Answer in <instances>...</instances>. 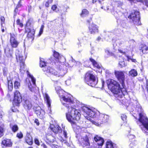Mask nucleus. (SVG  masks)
<instances>
[{"label": "nucleus", "instance_id": "nucleus-1", "mask_svg": "<svg viewBox=\"0 0 148 148\" xmlns=\"http://www.w3.org/2000/svg\"><path fill=\"white\" fill-rule=\"evenodd\" d=\"M55 90L60 98H62L63 100L66 102V103H63V105L66 106L67 108H69V106H67V105H69L72 103V96L70 94L69 95V96H66V95L67 93L59 86L56 87ZM66 116L67 120L71 123L73 126L75 127V122L79 120L80 114L79 111L76 110L75 108L71 107L70 108H69L68 112L66 114Z\"/></svg>", "mask_w": 148, "mask_h": 148}, {"label": "nucleus", "instance_id": "nucleus-2", "mask_svg": "<svg viewBox=\"0 0 148 148\" xmlns=\"http://www.w3.org/2000/svg\"><path fill=\"white\" fill-rule=\"evenodd\" d=\"M82 109L86 118L96 125H100L102 123L107 122L108 120V115L100 114L99 112L94 111L86 106L83 107Z\"/></svg>", "mask_w": 148, "mask_h": 148}, {"label": "nucleus", "instance_id": "nucleus-3", "mask_svg": "<svg viewBox=\"0 0 148 148\" xmlns=\"http://www.w3.org/2000/svg\"><path fill=\"white\" fill-rule=\"evenodd\" d=\"M136 110L139 113V119L137 124L142 127L141 128L143 132L147 135L148 134V119L143 112L141 106L138 103L136 105Z\"/></svg>", "mask_w": 148, "mask_h": 148}, {"label": "nucleus", "instance_id": "nucleus-4", "mask_svg": "<svg viewBox=\"0 0 148 148\" xmlns=\"http://www.w3.org/2000/svg\"><path fill=\"white\" fill-rule=\"evenodd\" d=\"M66 66L64 65H60L58 67V71H57L53 68L49 67L46 68H45L44 70L46 74L48 76H50L51 75H53L56 77H62L67 72V70L66 68Z\"/></svg>", "mask_w": 148, "mask_h": 148}, {"label": "nucleus", "instance_id": "nucleus-5", "mask_svg": "<svg viewBox=\"0 0 148 148\" xmlns=\"http://www.w3.org/2000/svg\"><path fill=\"white\" fill-rule=\"evenodd\" d=\"M108 88L114 94V96L117 97L121 93V89H124L122 86H121L119 83L113 79H109L106 81Z\"/></svg>", "mask_w": 148, "mask_h": 148}, {"label": "nucleus", "instance_id": "nucleus-6", "mask_svg": "<svg viewBox=\"0 0 148 148\" xmlns=\"http://www.w3.org/2000/svg\"><path fill=\"white\" fill-rule=\"evenodd\" d=\"M85 81L87 84L92 87L95 86L98 82L95 76L90 71L87 72L85 74Z\"/></svg>", "mask_w": 148, "mask_h": 148}, {"label": "nucleus", "instance_id": "nucleus-7", "mask_svg": "<svg viewBox=\"0 0 148 148\" xmlns=\"http://www.w3.org/2000/svg\"><path fill=\"white\" fill-rule=\"evenodd\" d=\"M139 14L140 13L138 11L134 10L128 16V18L132 19L135 24L139 25L141 24L140 21V17Z\"/></svg>", "mask_w": 148, "mask_h": 148}, {"label": "nucleus", "instance_id": "nucleus-8", "mask_svg": "<svg viewBox=\"0 0 148 148\" xmlns=\"http://www.w3.org/2000/svg\"><path fill=\"white\" fill-rule=\"evenodd\" d=\"M114 74L122 86L123 88L125 87V76L124 71H115Z\"/></svg>", "mask_w": 148, "mask_h": 148}, {"label": "nucleus", "instance_id": "nucleus-9", "mask_svg": "<svg viewBox=\"0 0 148 148\" xmlns=\"http://www.w3.org/2000/svg\"><path fill=\"white\" fill-rule=\"evenodd\" d=\"M16 56L18 62L20 64V71L24 70L25 69L24 61L26 57L24 58L21 52L18 51H16Z\"/></svg>", "mask_w": 148, "mask_h": 148}, {"label": "nucleus", "instance_id": "nucleus-10", "mask_svg": "<svg viewBox=\"0 0 148 148\" xmlns=\"http://www.w3.org/2000/svg\"><path fill=\"white\" fill-rule=\"evenodd\" d=\"M14 102L16 106H18L22 101V97L19 92L16 90L14 93Z\"/></svg>", "mask_w": 148, "mask_h": 148}, {"label": "nucleus", "instance_id": "nucleus-11", "mask_svg": "<svg viewBox=\"0 0 148 148\" xmlns=\"http://www.w3.org/2000/svg\"><path fill=\"white\" fill-rule=\"evenodd\" d=\"M10 42L12 47L16 48L19 44V42L16 40V36L14 34L11 33L10 34Z\"/></svg>", "mask_w": 148, "mask_h": 148}, {"label": "nucleus", "instance_id": "nucleus-12", "mask_svg": "<svg viewBox=\"0 0 148 148\" xmlns=\"http://www.w3.org/2000/svg\"><path fill=\"white\" fill-rule=\"evenodd\" d=\"M27 72H28V75L31 78V79L32 82L33 83L32 86L31 83L30 82L28 84V87L29 89L32 92L34 91V87L36 86V79L33 76L29 74V73L28 71H27Z\"/></svg>", "mask_w": 148, "mask_h": 148}, {"label": "nucleus", "instance_id": "nucleus-13", "mask_svg": "<svg viewBox=\"0 0 148 148\" xmlns=\"http://www.w3.org/2000/svg\"><path fill=\"white\" fill-rule=\"evenodd\" d=\"M35 112L37 116L40 119H43L45 118V111L41 109L40 107L37 108Z\"/></svg>", "mask_w": 148, "mask_h": 148}, {"label": "nucleus", "instance_id": "nucleus-14", "mask_svg": "<svg viewBox=\"0 0 148 148\" xmlns=\"http://www.w3.org/2000/svg\"><path fill=\"white\" fill-rule=\"evenodd\" d=\"M89 32L91 34H94L98 32V27L95 24L92 23L88 27Z\"/></svg>", "mask_w": 148, "mask_h": 148}, {"label": "nucleus", "instance_id": "nucleus-15", "mask_svg": "<svg viewBox=\"0 0 148 148\" xmlns=\"http://www.w3.org/2000/svg\"><path fill=\"white\" fill-rule=\"evenodd\" d=\"M23 103L25 109L30 110L32 108V105L30 99H23Z\"/></svg>", "mask_w": 148, "mask_h": 148}, {"label": "nucleus", "instance_id": "nucleus-16", "mask_svg": "<svg viewBox=\"0 0 148 148\" xmlns=\"http://www.w3.org/2000/svg\"><path fill=\"white\" fill-rule=\"evenodd\" d=\"M50 128L51 130L55 134L61 133L62 132L61 127L58 125L54 126L52 125H51Z\"/></svg>", "mask_w": 148, "mask_h": 148}, {"label": "nucleus", "instance_id": "nucleus-17", "mask_svg": "<svg viewBox=\"0 0 148 148\" xmlns=\"http://www.w3.org/2000/svg\"><path fill=\"white\" fill-rule=\"evenodd\" d=\"M81 145L84 147L89 148L90 146V143L89 142V139L88 136L86 135L83 138V142L81 143Z\"/></svg>", "mask_w": 148, "mask_h": 148}, {"label": "nucleus", "instance_id": "nucleus-18", "mask_svg": "<svg viewBox=\"0 0 148 148\" xmlns=\"http://www.w3.org/2000/svg\"><path fill=\"white\" fill-rule=\"evenodd\" d=\"M25 32H28L27 36L29 38H33L34 39V37L35 32V30L34 29L31 30L29 27H26L25 28Z\"/></svg>", "mask_w": 148, "mask_h": 148}, {"label": "nucleus", "instance_id": "nucleus-19", "mask_svg": "<svg viewBox=\"0 0 148 148\" xmlns=\"http://www.w3.org/2000/svg\"><path fill=\"white\" fill-rule=\"evenodd\" d=\"M94 140L97 143V144L98 145L101 146L103 145L104 140L101 137L98 135H96L94 138Z\"/></svg>", "mask_w": 148, "mask_h": 148}, {"label": "nucleus", "instance_id": "nucleus-20", "mask_svg": "<svg viewBox=\"0 0 148 148\" xmlns=\"http://www.w3.org/2000/svg\"><path fill=\"white\" fill-rule=\"evenodd\" d=\"M53 56L55 58L58 59V61L61 62L64 59V57L62 56H60L59 53L55 51L53 52Z\"/></svg>", "mask_w": 148, "mask_h": 148}, {"label": "nucleus", "instance_id": "nucleus-21", "mask_svg": "<svg viewBox=\"0 0 148 148\" xmlns=\"http://www.w3.org/2000/svg\"><path fill=\"white\" fill-rule=\"evenodd\" d=\"M2 144L6 147H10L12 146V143L10 139H6L2 140Z\"/></svg>", "mask_w": 148, "mask_h": 148}, {"label": "nucleus", "instance_id": "nucleus-22", "mask_svg": "<svg viewBox=\"0 0 148 148\" xmlns=\"http://www.w3.org/2000/svg\"><path fill=\"white\" fill-rule=\"evenodd\" d=\"M43 97L45 101H46L47 105H48L49 108H50L51 106V101L50 99V97L47 94L45 93H43Z\"/></svg>", "mask_w": 148, "mask_h": 148}, {"label": "nucleus", "instance_id": "nucleus-23", "mask_svg": "<svg viewBox=\"0 0 148 148\" xmlns=\"http://www.w3.org/2000/svg\"><path fill=\"white\" fill-rule=\"evenodd\" d=\"M25 139L27 143L29 145H32L33 143V140L31 136L29 134H27Z\"/></svg>", "mask_w": 148, "mask_h": 148}, {"label": "nucleus", "instance_id": "nucleus-24", "mask_svg": "<svg viewBox=\"0 0 148 148\" xmlns=\"http://www.w3.org/2000/svg\"><path fill=\"white\" fill-rule=\"evenodd\" d=\"M63 135L64 136L65 139L62 138L61 139V141L63 143L67 144L66 139L68 138L67 136V133L66 131L64 130L63 132Z\"/></svg>", "mask_w": 148, "mask_h": 148}, {"label": "nucleus", "instance_id": "nucleus-25", "mask_svg": "<svg viewBox=\"0 0 148 148\" xmlns=\"http://www.w3.org/2000/svg\"><path fill=\"white\" fill-rule=\"evenodd\" d=\"M46 138L47 140L49 142L53 143L55 140V138L51 135L47 134Z\"/></svg>", "mask_w": 148, "mask_h": 148}, {"label": "nucleus", "instance_id": "nucleus-26", "mask_svg": "<svg viewBox=\"0 0 148 148\" xmlns=\"http://www.w3.org/2000/svg\"><path fill=\"white\" fill-rule=\"evenodd\" d=\"M4 52L7 57H10L12 56V53H11L10 49L8 48L4 49Z\"/></svg>", "mask_w": 148, "mask_h": 148}, {"label": "nucleus", "instance_id": "nucleus-27", "mask_svg": "<svg viewBox=\"0 0 148 148\" xmlns=\"http://www.w3.org/2000/svg\"><path fill=\"white\" fill-rule=\"evenodd\" d=\"M129 76L133 77H135L137 75V72L136 70L134 69H132L129 72Z\"/></svg>", "mask_w": 148, "mask_h": 148}, {"label": "nucleus", "instance_id": "nucleus-28", "mask_svg": "<svg viewBox=\"0 0 148 148\" xmlns=\"http://www.w3.org/2000/svg\"><path fill=\"white\" fill-rule=\"evenodd\" d=\"M140 51L141 50L143 53H148V47L145 45H143L141 47V49H140Z\"/></svg>", "mask_w": 148, "mask_h": 148}, {"label": "nucleus", "instance_id": "nucleus-29", "mask_svg": "<svg viewBox=\"0 0 148 148\" xmlns=\"http://www.w3.org/2000/svg\"><path fill=\"white\" fill-rule=\"evenodd\" d=\"M89 14L88 11L86 9L83 10L80 15L82 17H84L87 16Z\"/></svg>", "mask_w": 148, "mask_h": 148}, {"label": "nucleus", "instance_id": "nucleus-30", "mask_svg": "<svg viewBox=\"0 0 148 148\" xmlns=\"http://www.w3.org/2000/svg\"><path fill=\"white\" fill-rule=\"evenodd\" d=\"M90 60L92 63L93 65L94 66L98 69H99L100 68V66L97 63L94 59L91 58H90Z\"/></svg>", "mask_w": 148, "mask_h": 148}, {"label": "nucleus", "instance_id": "nucleus-31", "mask_svg": "<svg viewBox=\"0 0 148 148\" xmlns=\"http://www.w3.org/2000/svg\"><path fill=\"white\" fill-rule=\"evenodd\" d=\"M20 86V81L19 79L15 81L14 83V87L16 89H18Z\"/></svg>", "mask_w": 148, "mask_h": 148}, {"label": "nucleus", "instance_id": "nucleus-32", "mask_svg": "<svg viewBox=\"0 0 148 148\" xmlns=\"http://www.w3.org/2000/svg\"><path fill=\"white\" fill-rule=\"evenodd\" d=\"M8 90L11 91L13 89V84L11 81H8Z\"/></svg>", "mask_w": 148, "mask_h": 148}, {"label": "nucleus", "instance_id": "nucleus-33", "mask_svg": "<svg viewBox=\"0 0 148 148\" xmlns=\"http://www.w3.org/2000/svg\"><path fill=\"white\" fill-rule=\"evenodd\" d=\"M33 19L32 18H29L28 19L26 24V27H29L33 23Z\"/></svg>", "mask_w": 148, "mask_h": 148}, {"label": "nucleus", "instance_id": "nucleus-34", "mask_svg": "<svg viewBox=\"0 0 148 148\" xmlns=\"http://www.w3.org/2000/svg\"><path fill=\"white\" fill-rule=\"evenodd\" d=\"M40 66L41 67H44V68L43 69V70L46 73V72H45L44 71V69L45 68H47L49 67H46L45 66H46V65L45 62L44 61H42L41 60H40Z\"/></svg>", "mask_w": 148, "mask_h": 148}, {"label": "nucleus", "instance_id": "nucleus-35", "mask_svg": "<svg viewBox=\"0 0 148 148\" xmlns=\"http://www.w3.org/2000/svg\"><path fill=\"white\" fill-rule=\"evenodd\" d=\"M115 43L116 45L118 46V47H119L124 44V41L121 40H118L115 41Z\"/></svg>", "mask_w": 148, "mask_h": 148}, {"label": "nucleus", "instance_id": "nucleus-36", "mask_svg": "<svg viewBox=\"0 0 148 148\" xmlns=\"http://www.w3.org/2000/svg\"><path fill=\"white\" fill-rule=\"evenodd\" d=\"M106 148H114L112 143L110 142H107Z\"/></svg>", "mask_w": 148, "mask_h": 148}, {"label": "nucleus", "instance_id": "nucleus-37", "mask_svg": "<svg viewBox=\"0 0 148 148\" xmlns=\"http://www.w3.org/2000/svg\"><path fill=\"white\" fill-rule=\"evenodd\" d=\"M51 9L53 11L57 13H58L59 11L57 6L55 5H53L52 6Z\"/></svg>", "mask_w": 148, "mask_h": 148}, {"label": "nucleus", "instance_id": "nucleus-38", "mask_svg": "<svg viewBox=\"0 0 148 148\" xmlns=\"http://www.w3.org/2000/svg\"><path fill=\"white\" fill-rule=\"evenodd\" d=\"M12 131L15 132L18 130V127L17 125H14L12 127Z\"/></svg>", "mask_w": 148, "mask_h": 148}, {"label": "nucleus", "instance_id": "nucleus-39", "mask_svg": "<svg viewBox=\"0 0 148 148\" xmlns=\"http://www.w3.org/2000/svg\"><path fill=\"white\" fill-rule=\"evenodd\" d=\"M53 0H48V1L46 2L45 5L46 7L48 8L50 4H51L53 2Z\"/></svg>", "mask_w": 148, "mask_h": 148}, {"label": "nucleus", "instance_id": "nucleus-40", "mask_svg": "<svg viewBox=\"0 0 148 148\" xmlns=\"http://www.w3.org/2000/svg\"><path fill=\"white\" fill-rule=\"evenodd\" d=\"M44 27V26L43 25H42L41 27V28H40L39 32V34L38 35L39 36H40L42 33Z\"/></svg>", "mask_w": 148, "mask_h": 148}, {"label": "nucleus", "instance_id": "nucleus-41", "mask_svg": "<svg viewBox=\"0 0 148 148\" xmlns=\"http://www.w3.org/2000/svg\"><path fill=\"white\" fill-rule=\"evenodd\" d=\"M119 64L121 68H122L125 66V62L124 61L119 62Z\"/></svg>", "mask_w": 148, "mask_h": 148}, {"label": "nucleus", "instance_id": "nucleus-42", "mask_svg": "<svg viewBox=\"0 0 148 148\" xmlns=\"http://www.w3.org/2000/svg\"><path fill=\"white\" fill-rule=\"evenodd\" d=\"M3 128L0 126V138L3 135Z\"/></svg>", "mask_w": 148, "mask_h": 148}, {"label": "nucleus", "instance_id": "nucleus-43", "mask_svg": "<svg viewBox=\"0 0 148 148\" xmlns=\"http://www.w3.org/2000/svg\"><path fill=\"white\" fill-rule=\"evenodd\" d=\"M3 75L4 76H6L8 73L7 69L6 68H4L3 69Z\"/></svg>", "mask_w": 148, "mask_h": 148}, {"label": "nucleus", "instance_id": "nucleus-44", "mask_svg": "<svg viewBox=\"0 0 148 148\" xmlns=\"http://www.w3.org/2000/svg\"><path fill=\"white\" fill-rule=\"evenodd\" d=\"M16 24L19 25L21 27H22L23 26V24L20 22V20L19 19H18L16 21Z\"/></svg>", "mask_w": 148, "mask_h": 148}, {"label": "nucleus", "instance_id": "nucleus-45", "mask_svg": "<svg viewBox=\"0 0 148 148\" xmlns=\"http://www.w3.org/2000/svg\"><path fill=\"white\" fill-rule=\"evenodd\" d=\"M16 136L19 138H21L23 137V134L21 132H20L17 134Z\"/></svg>", "mask_w": 148, "mask_h": 148}, {"label": "nucleus", "instance_id": "nucleus-46", "mask_svg": "<svg viewBox=\"0 0 148 148\" xmlns=\"http://www.w3.org/2000/svg\"><path fill=\"white\" fill-rule=\"evenodd\" d=\"M121 119L123 121H126L127 117L124 114H121Z\"/></svg>", "mask_w": 148, "mask_h": 148}, {"label": "nucleus", "instance_id": "nucleus-47", "mask_svg": "<svg viewBox=\"0 0 148 148\" xmlns=\"http://www.w3.org/2000/svg\"><path fill=\"white\" fill-rule=\"evenodd\" d=\"M106 53L109 56H112L113 55V53L110 52L109 50H106L105 51Z\"/></svg>", "mask_w": 148, "mask_h": 148}, {"label": "nucleus", "instance_id": "nucleus-48", "mask_svg": "<svg viewBox=\"0 0 148 148\" xmlns=\"http://www.w3.org/2000/svg\"><path fill=\"white\" fill-rule=\"evenodd\" d=\"M0 19L1 21V25H2V24L3 23H4V21H5V18L3 16H1L0 17Z\"/></svg>", "mask_w": 148, "mask_h": 148}, {"label": "nucleus", "instance_id": "nucleus-49", "mask_svg": "<svg viewBox=\"0 0 148 148\" xmlns=\"http://www.w3.org/2000/svg\"><path fill=\"white\" fill-rule=\"evenodd\" d=\"M34 142L37 145H40V143L39 141L37 138H35V139Z\"/></svg>", "mask_w": 148, "mask_h": 148}, {"label": "nucleus", "instance_id": "nucleus-50", "mask_svg": "<svg viewBox=\"0 0 148 148\" xmlns=\"http://www.w3.org/2000/svg\"><path fill=\"white\" fill-rule=\"evenodd\" d=\"M21 0H20L18 2L17 6H16V7L18 8L20 7H21V6L22 5L21 4Z\"/></svg>", "mask_w": 148, "mask_h": 148}, {"label": "nucleus", "instance_id": "nucleus-51", "mask_svg": "<svg viewBox=\"0 0 148 148\" xmlns=\"http://www.w3.org/2000/svg\"><path fill=\"white\" fill-rule=\"evenodd\" d=\"M128 137H129V138L130 139L134 138L135 136L133 135H128Z\"/></svg>", "mask_w": 148, "mask_h": 148}, {"label": "nucleus", "instance_id": "nucleus-52", "mask_svg": "<svg viewBox=\"0 0 148 148\" xmlns=\"http://www.w3.org/2000/svg\"><path fill=\"white\" fill-rule=\"evenodd\" d=\"M118 51L121 53H123V54H125L126 53V51L124 50V51H123V50H122L121 49H119Z\"/></svg>", "mask_w": 148, "mask_h": 148}, {"label": "nucleus", "instance_id": "nucleus-53", "mask_svg": "<svg viewBox=\"0 0 148 148\" xmlns=\"http://www.w3.org/2000/svg\"><path fill=\"white\" fill-rule=\"evenodd\" d=\"M134 143H130L129 145L130 148H134Z\"/></svg>", "mask_w": 148, "mask_h": 148}, {"label": "nucleus", "instance_id": "nucleus-54", "mask_svg": "<svg viewBox=\"0 0 148 148\" xmlns=\"http://www.w3.org/2000/svg\"><path fill=\"white\" fill-rule=\"evenodd\" d=\"M18 8H17L16 7L15 9V10H14V16H15L16 15V14L18 12Z\"/></svg>", "mask_w": 148, "mask_h": 148}, {"label": "nucleus", "instance_id": "nucleus-55", "mask_svg": "<svg viewBox=\"0 0 148 148\" xmlns=\"http://www.w3.org/2000/svg\"><path fill=\"white\" fill-rule=\"evenodd\" d=\"M69 63L71 64L72 65V66H73V65H74L75 64V60H72V61L70 62Z\"/></svg>", "mask_w": 148, "mask_h": 148}, {"label": "nucleus", "instance_id": "nucleus-56", "mask_svg": "<svg viewBox=\"0 0 148 148\" xmlns=\"http://www.w3.org/2000/svg\"><path fill=\"white\" fill-rule=\"evenodd\" d=\"M117 3H118V6H121L123 4V3L120 1H118L117 2Z\"/></svg>", "mask_w": 148, "mask_h": 148}, {"label": "nucleus", "instance_id": "nucleus-57", "mask_svg": "<svg viewBox=\"0 0 148 148\" xmlns=\"http://www.w3.org/2000/svg\"><path fill=\"white\" fill-rule=\"evenodd\" d=\"M34 122L37 125H39L40 123L38 119H36L35 120Z\"/></svg>", "mask_w": 148, "mask_h": 148}, {"label": "nucleus", "instance_id": "nucleus-58", "mask_svg": "<svg viewBox=\"0 0 148 148\" xmlns=\"http://www.w3.org/2000/svg\"><path fill=\"white\" fill-rule=\"evenodd\" d=\"M41 146L44 148H47V146L44 144H42Z\"/></svg>", "mask_w": 148, "mask_h": 148}, {"label": "nucleus", "instance_id": "nucleus-59", "mask_svg": "<svg viewBox=\"0 0 148 148\" xmlns=\"http://www.w3.org/2000/svg\"><path fill=\"white\" fill-rule=\"evenodd\" d=\"M101 39V38L99 36L97 39V40L98 41H99Z\"/></svg>", "mask_w": 148, "mask_h": 148}, {"label": "nucleus", "instance_id": "nucleus-60", "mask_svg": "<svg viewBox=\"0 0 148 148\" xmlns=\"http://www.w3.org/2000/svg\"><path fill=\"white\" fill-rule=\"evenodd\" d=\"M145 3L146 5L148 7V0L145 1Z\"/></svg>", "mask_w": 148, "mask_h": 148}, {"label": "nucleus", "instance_id": "nucleus-61", "mask_svg": "<svg viewBox=\"0 0 148 148\" xmlns=\"http://www.w3.org/2000/svg\"><path fill=\"white\" fill-rule=\"evenodd\" d=\"M92 19H90L89 20H88L87 21V22L89 24L91 21Z\"/></svg>", "mask_w": 148, "mask_h": 148}, {"label": "nucleus", "instance_id": "nucleus-62", "mask_svg": "<svg viewBox=\"0 0 148 148\" xmlns=\"http://www.w3.org/2000/svg\"><path fill=\"white\" fill-rule=\"evenodd\" d=\"M147 88H148V79L147 80Z\"/></svg>", "mask_w": 148, "mask_h": 148}, {"label": "nucleus", "instance_id": "nucleus-63", "mask_svg": "<svg viewBox=\"0 0 148 148\" xmlns=\"http://www.w3.org/2000/svg\"><path fill=\"white\" fill-rule=\"evenodd\" d=\"M97 1V0H92V3H95Z\"/></svg>", "mask_w": 148, "mask_h": 148}, {"label": "nucleus", "instance_id": "nucleus-64", "mask_svg": "<svg viewBox=\"0 0 148 148\" xmlns=\"http://www.w3.org/2000/svg\"><path fill=\"white\" fill-rule=\"evenodd\" d=\"M147 148H148V139L147 140Z\"/></svg>", "mask_w": 148, "mask_h": 148}]
</instances>
